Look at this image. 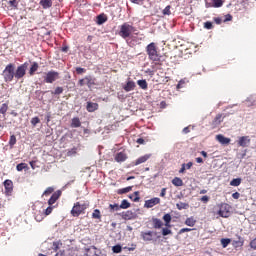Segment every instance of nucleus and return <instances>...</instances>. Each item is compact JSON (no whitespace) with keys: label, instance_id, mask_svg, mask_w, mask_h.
Listing matches in <instances>:
<instances>
[{"label":"nucleus","instance_id":"obj_24","mask_svg":"<svg viewBox=\"0 0 256 256\" xmlns=\"http://www.w3.org/2000/svg\"><path fill=\"white\" fill-rule=\"evenodd\" d=\"M38 70H39V63L33 62L29 69V76L33 77V75H35V72Z\"/></svg>","mask_w":256,"mask_h":256},{"label":"nucleus","instance_id":"obj_2","mask_svg":"<svg viewBox=\"0 0 256 256\" xmlns=\"http://www.w3.org/2000/svg\"><path fill=\"white\" fill-rule=\"evenodd\" d=\"M136 31L137 29L133 25L125 22L120 26L118 35L122 37V39H128V37H131V34L135 33Z\"/></svg>","mask_w":256,"mask_h":256},{"label":"nucleus","instance_id":"obj_27","mask_svg":"<svg viewBox=\"0 0 256 256\" xmlns=\"http://www.w3.org/2000/svg\"><path fill=\"white\" fill-rule=\"evenodd\" d=\"M86 79V85L89 89H91V87H93V85H95V81L96 79L93 78L92 76H85Z\"/></svg>","mask_w":256,"mask_h":256},{"label":"nucleus","instance_id":"obj_19","mask_svg":"<svg viewBox=\"0 0 256 256\" xmlns=\"http://www.w3.org/2000/svg\"><path fill=\"white\" fill-rule=\"evenodd\" d=\"M216 139L221 143V145H229L231 143V139L223 136L222 134L217 135Z\"/></svg>","mask_w":256,"mask_h":256},{"label":"nucleus","instance_id":"obj_17","mask_svg":"<svg viewBox=\"0 0 256 256\" xmlns=\"http://www.w3.org/2000/svg\"><path fill=\"white\" fill-rule=\"evenodd\" d=\"M99 250L95 246H90L86 249V256H99Z\"/></svg>","mask_w":256,"mask_h":256},{"label":"nucleus","instance_id":"obj_37","mask_svg":"<svg viewBox=\"0 0 256 256\" xmlns=\"http://www.w3.org/2000/svg\"><path fill=\"white\" fill-rule=\"evenodd\" d=\"M8 109H9V104H7V103L2 104V106L0 107V114L5 115V113H7V111H8Z\"/></svg>","mask_w":256,"mask_h":256},{"label":"nucleus","instance_id":"obj_36","mask_svg":"<svg viewBox=\"0 0 256 256\" xmlns=\"http://www.w3.org/2000/svg\"><path fill=\"white\" fill-rule=\"evenodd\" d=\"M119 206H120V209H129V207H131V203H129V201L127 200H122Z\"/></svg>","mask_w":256,"mask_h":256},{"label":"nucleus","instance_id":"obj_47","mask_svg":"<svg viewBox=\"0 0 256 256\" xmlns=\"http://www.w3.org/2000/svg\"><path fill=\"white\" fill-rule=\"evenodd\" d=\"M109 209L111 211H119V209H121V207L119 206V204H110Z\"/></svg>","mask_w":256,"mask_h":256},{"label":"nucleus","instance_id":"obj_23","mask_svg":"<svg viewBox=\"0 0 256 256\" xmlns=\"http://www.w3.org/2000/svg\"><path fill=\"white\" fill-rule=\"evenodd\" d=\"M96 23L97 25H103V23H107V15L105 14H99L97 17H96Z\"/></svg>","mask_w":256,"mask_h":256},{"label":"nucleus","instance_id":"obj_3","mask_svg":"<svg viewBox=\"0 0 256 256\" xmlns=\"http://www.w3.org/2000/svg\"><path fill=\"white\" fill-rule=\"evenodd\" d=\"M3 75L6 83L13 81L15 79V64H8L3 71Z\"/></svg>","mask_w":256,"mask_h":256},{"label":"nucleus","instance_id":"obj_10","mask_svg":"<svg viewBox=\"0 0 256 256\" xmlns=\"http://www.w3.org/2000/svg\"><path fill=\"white\" fill-rule=\"evenodd\" d=\"M124 221H133V219H137V213L132 210H127L119 214Z\"/></svg>","mask_w":256,"mask_h":256},{"label":"nucleus","instance_id":"obj_60","mask_svg":"<svg viewBox=\"0 0 256 256\" xmlns=\"http://www.w3.org/2000/svg\"><path fill=\"white\" fill-rule=\"evenodd\" d=\"M250 247L252 249H256V238H254L251 242H250Z\"/></svg>","mask_w":256,"mask_h":256},{"label":"nucleus","instance_id":"obj_16","mask_svg":"<svg viewBox=\"0 0 256 256\" xmlns=\"http://www.w3.org/2000/svg\"><path fill=\"white\" fill-rule=\"evenodd\" d=\"M251 143V139L249 136H242L239 138L238 145L240 147H247Z\"/></svg>","mask_w":256,"mask_h":256},{"label":"nucleus","instance_id":"obj_7","mask_svg":"<svg viewBox=\"0 0 256 256\" xmlns=\"http://www.w3.org/2000/svg\"><path fill=\"white\" fill-rule=\"evenodd\" d=\"M29 68V62H24L20 66L17 67L16 71L14 72L15 79H23L27 74V69Z\"/></svg>","mask_w":256,"mask_h":256},{"label":"nucleus","instance_id":"obj_55","mask_svg":"<svg viewBox=\"0 0 256 256\" xmlns=\"http://www.w3.org/2000/svg\"><path fill=\"white\" fill-rule=\"evenodd\" d=\"M189 231H193L191 228H182L179 231V234L182 235V233H189Z\"/></svg>","mask_w":256,"mask_h":256},{"label":"nucleus","instance_id":"obj_31","mask_svg":"<svg viewBox=\"0 0 256 256\" xmlns=\"http://www.w3.org/2000/svg\"><path fill=\"white\" fill-rule=\"evenodd\" d=\"M172 184L175 186V187H183V180L179 177H175L173 180H172Z\"/></svg>","mask_w":256,"mask_h":256},{"label":"nucleus","instance_id":"obj_59","mask_svg":"<svg viewBox=\"0 0 256 256\" xmlns=\"http://www.w3.org/2000/svg\"><path fill=\"white\" fill-rule=\"evenodd\" d=\"M136 143H138V145H145V139H143V138H138V139L136 140Z\"/></svg>","mask_w":256,"mask_h":256},{"label":"nucleus","instance_id":"obj_45","mask_svg":"<svg viewBox=\"0 0 256 256\" xmlns=\"http://www.w3.org/2000/svg\"><path fill=\"white\" fill-rule=\"evenodd\" d=\"M162 15H171V5L165 7V9L162 11Z\"/></svg>","mask_w":256,"mask_h":256},{"label":"nucleus","instance_id":"obj_30","mask_svg":"<svg viewBox=\"0 0 256 256\" xmlns=\"http://www.w3.org/2000/svg\"><path fill=\"white\" fill-rule=\"evenodd\" d=\"M195 223H197V220H195L193 216L185 220V225H187L188 227H195Z\"/></svg>","mask_w":256,"mask_h":256},{"label":"nucleus","instance_id":"obj_34","mask_svg":"<svg viewBox=\"0 0 256 256\" xmlns=\"http://www.w3.org/2000/svg\"><path fill=\"white\" fill-rule=\"evenodd\" d=\"M129 199L133 200L134 203H138V201L141 199L139 197V191L134 192V194L129 196Z\"/></svg>","mask_w":256,"mask_h":256},{"label":"nucleus","instance_id":"obj_51","mask_svg":"<svg viewBox=\"0 0 256 256\" xmlns=\"http://www.w3.org/2000/svg\"><path fill=\"white\" fill-rule=\"evenodd\" d=\"M87 85L85 77L78 81V87H85Z\"/></svg>","mask_w":256,"mask_h":256},{"label":"nucleus","instance_id":"obj_57","mask_svg":"<svg viewBox=\"0 0 256 256\" xmlns=\"http://www.w3.org/2000/svg\"><path fill=\"white\" fill-rule=\"evenodd\" d=\"M227 21H233V16L231 14L225 16L224 23H227Z\"/></svg>","mask_w":256,"mask_h":256},{"label":"nucleus","instance_id":"obj_38","mask_svg":"<svg viewBox=\"0 0 256 256\" xmlns=\"http://www.w3.org/2000/svg\"><path fill=\"white\" fill-rule=\"evenodd\" d=\"M92 219H101V211L99 209L93 211Z\"/></svg>","mask_w":256,"mask_h":256},{"label":"nucleus","instance_id":"obj_22","mask_svg":"<svg viewBox=\"0 0 256 256\" xmlns=\"http://www.w3.org/2000/svg\"><path fill=\"white\" fill-rule=\"evenodd\" d=\"M153 229H161L163 227V221L159 218H152Z\"/></svg>","mask_w":256,"mask_h":256},{"label":"nucleus","instance_id":"obj_18","mask_svg":"<svg viewBox=\"0 0 256 256\" xmlns=\"http://www.w3.org/2000/svg\"><path fill=\"white\" fill-rule=\"evenodd\" d=\"M135 87H137V85H135L134 81H128L126 83V85L123 86L124 91H126V93H129V91H134Z\"/></svg>","mask_w":256,"mask_h":256},{"label":"nucleus","instance_id":"obj_48","mask_svg":"<svg viewBox=\"0 0 256 256\" xmlns=\"http://www.w3.org/2000/svg\"><path fill=\"white\" fill-rule=\"evenodd\" d=\"M39 123H41V119H39V117H34L31 119V125H33V127H35Z\"/></svg>","mask_w":256,"mask_h":256},{"label":"nucleus","instance_id":"obj_12","mask_svg":"<svg viewBox=\"0 0 256 256\" xmlns=\"http://www.w3.org/2000/svg\"><path fill=\"white\" fill-rule=\"evenodd\" d=\"M4 188H5V195H7L8 197L11 196V193H13V181L10 179L5 180Z\"/></svg>","mask_w":256,"mask_h":256},{"label":"nucleus","instance_id":"obj_8","mask_svg":"<svg viewBox=\"0 0 256 256\" xmlns=\"http://www.w3.org/2000/svg\"><path fill=\"white\" fill-rule=\"evenodd\" d=\"M59 78V72L51 70L45 74L44 83H55V81H57Z\"/></svg>","mask_w":256,"mask_h":256},{"label":"nucleus","instance_id":"obj_52","mask_svg":"<svg viewBox=\"0 0 256 256\" xmlns=\"http://www.w3.org/2000/svg\"><path fill=\"white\" fill-rule=\"evenodd\" d=\"M60 245H61V243L59 241L53 242V250L55 252L59 251Z\"/></svg>","mask_w":256,"mask_h":256},{"label":"nucleus","instance_id":"obj_14","mask_svg":"<svg viewBox=\"0 0 256 256\" xmlns=\"http://www.w3.org/2000/svg\"><path fill=\"white\" fill-rule=\"evenodd\" d=\"M149 159H151V155L146 154L144 156L139 157L134 162H132V165L134 166L141 165L142 163H146V161H149Z\"/></svg>","mask_w":256,"mask_h":256},{"label":"nucleus","instance_id":"obj_6","mask_svg":"<svg viewBox=\"0 0 256 256\" xmlns=\"http://www.w3.org/2000/svg\"><path fill=\"white\" fill-rule=\"evenodd\" d=\"M171 214H165L163 216V221L165 223V228H162L163 237H167V235H171L173 232L171 231Z\"/></svg>","mask_w":256,"mask_h":256},{"label":"nucleus","instance_id":"obj_41","mask_svg":"<svg viewBox=\"0 0 256 256\" xmlns=\"http://www.w3.org/2000/svg\"><path fill=\"white\" fill-rule=\"evenodd\" d=\"M17 171H23V169H29L27 163H20L16 166Z\"/></svg>","mask_w":256,"mask_h":256},{"label":"nucleus","instance_id":"obj_53","mask_svg":"<svg viewBox=\"0 0 256 256\" xmlns=\"http://www.w3.org/2000/svg\"><path fill=\"white\" fill-rule=\"evenodd\" d=\"M204 29H213V23L210 21H207L204 23Z\"/></svg>","mask_w":256,"mask_h":256},{"label":"nucleus","instance_id":"obj_33","mask_svg":"<svg viewBox=\"0 0 256 256\" xmlns=\"http://www.w3.org/2000/svg\"><path fill=\"white\" fill-rule=\"evenodd\" d=\"M241 178H234L231 180L230 185L231 187H239L241 185Z\"/></svg>","mask_w":256,"mask_h":256},{"label":"nucleus","instance_id":"obj_13","mask_svg":"<svg viewBox=\"0 0 256 256\" xmlns=\"http://www.w3.org/2000/svg\"><path fill=\"white\" fill-rule=\"evenodd\" d=\"M62 192L61 190H57L56 192H54L52 194V196L50 197V199L48 200V205H55V203H57L59 197H61Z\"/></svg>","mask_w":256,"mask_h":256},{"label":"nucleus","instance_id":"obj_5","mask_svg":"<svg viewBox=\"0 0 256 256\" xmlns=\"http://www.w3.org/2000/svg\"><path fill=\"white\" fill-rule=\"evenodd\" d=\"M218 207H219V210H218L219 217H223L224 219L231 217V205L227 203H221L219 204Z\"/></svg>","mask_w":256,"mask_h":256},{"label":"nucleus","instance_id":"obj_35","mask_svg":"<svg viewBox=\"0 0 256 256\" xmlns=\"http://www.w3.org/2000/svg\"><path fill=\"white\" fill-rule=\"evenodd\" d=\"M53 191H55V188L48 187L42 194V197H49V195L53 194Z\"/></svg>","mask_w":256,"mask_h":256},{"label":"nucleus","instance_id":"obj_62","mask_svg":"<svg viewBox=\"0 0 256 256\" xmlns=\"http://www.w3.org/2000/svg\"><path fill=\"white\" fill-rule=\"evenodd\" d=\"M165 195H167V188H162L160 197H165Z\"/></svg>","mask_w":256,"mask_h":256},{"label":"nucleus","instance_id":"obj_50","mask_svg":"<svg viewBox=\"0 0 256 256\" xmlns=\"http://www.w3.org/2000/svg\"><path fill=\"white\" fill-rule=\"evenodd\" d=\"M53 213V207L49 206L47 209L44 211V216L47 217V215H51Z\"/></svg>","mask_w":256,"mask_h":256},{"label":"nucleus","instance_id":"obj_61","mask_svg":"<svg viewBox=\"0 0 256 256\" xmlns=\"http://www.w3.org/2000/svg\"><path fill=\"white\" fill-rule=\"evenodd\" d=\"M201 201H202L203 203H208V202H209V196H207V195L202 196V197H201Z\"/></svg>","mask_w":256,"mask_h":256},{"label":"nucleus","instance_id":"obj_40","mask_svg":"<svg viewBox=\"0 0 256 256\" xmlns=\"http://www.w3.org/2000/svg\"><path fill=\"white\" fill-rule=\"evenodd\" d=\"M212 7L219 9V7H223V0H213Z\"/></svg>","mask_w":256,"mask_h":256},{"label":"nucleus","instance_id":"obj_21","mask_svg":"<svg viewBox=\"0 0 256 256\" xmlns=\"http://www.w3.org/2000/svg\"><path fill=\"white\" fill-rule=\"evenodd\" d=\"M42 9H51L53 7V0H40Z\"/></svg>","mask_w":256,"mask_h":256},{"label":"nucleus","instance_id":"obj_43","mask_svg":"<svg viewBox=\"0 0 256 256\" xmlns=\"http://www.w3.org/2000/svg\"><path fill=\"white\" fill-rule=\"evenodd\" d=\"M176 207L177 209H179V211H181V209H187V207H189V204L180 202L176 204Z\"/></svg>","mask_w":256,"mask_h":256},{"label":"nucleus","instance_id":"obj_42","mask_svg":"<svg viewBox=\"0 0 256 256\" xmlns=\"http://www.w3.org/2000/svg\"><path fill=\"white\" fill-rule=\"evenodd\" d=\"M17 143V137L15 135L10 136L9 145L10 147H13Z\"/></svg>","mask_w":256,"mask_h":256},{"label":"nucleus","instance_id":"obj_44","mask_svg":"<svg viewBox=\"0 0 256 256\" xmlns=\"http://www.w3.org/2000/svg\"><path fill=\"white\" fill-rule=\"evenodd\" d=\"M51 93H52V95H61V93H63V87L58 86Z\"/></svg>","mask_w":256,"mask_h":256},{"label":"nucleus","instance_id":"obj_28","mask_svg":"<svg viewBox=\"0 0 256 256\" xmlns=\"http://www.w3.org/2000/svg\"><path fill=\"white\" fill-rule=\"evenodd\" d=\"M8 7H9V9H11V11L17 9L19 7V1L18 0L8 1Z\"/></svg>","mask_w":256,"mask_h":256},{"label":"nucleus","instance_id":"obj_56","mask_svg":"<svg viewBox=\"0 0 256 256\" xmlns=\"http://www.w3.org/2000/svg\"><path fill=\"white\" fill-rule=\"evenodd\" d=\"M214 123H215L216 125H219V124L221 123V115H220V114H218V115L215 117Z\"/></svg>","mask_w":256,"mask_h":256},{"label":"nucleus","instance_id":"obj_1","mask_svg":"<svg viewBox=\"0 0 256 256\" xmlns=\"http://www.w3.org/2000/svg\"><path fill=\"white\" fill-rule=\"evenodd\" d=\"M157 49V44H155L154 42H151L146 46V53L150 61H161V54H159V51Z\"/></svg>","mask_w":256,"mask_h":256},{"label":"nucleus","instance_id":"obj_46","mask_svg":"<svg viewBox=\"0 0 256 256\" xmlns=\"http://www.w3.org/2000/svg\"><path fill=\"white\" fill-rule=\"evenodd\" d=\"M112 251H113V253H121V251H123V249L121 248V245H115L112 247Z\"/></svg>","mask_w":256,"mask_h":256},{"label":"nucleus","instance_id":"obj_63","mask_svg":"<svg viewBox=\"0 0 256 256\" xmlns=\"http://www.w3.org/2000/svg\"><path fill=\"white\" fill-rule=\"evenodd\" d=\"M42 219H44V216H43V215L37 214V215L35 216V220L38 221V222H41Z\"/></svg>","mask_w":256,"mask_h":256},{"label":"nucleus","instance_id":"obj_25","mask_svg":"<svg viewBox=\"0 0 256 256\" xmlns=\"http://www.w3.org/2000/svg\"><path fill=\"white\" fill-rule=\"evenodd\" d=\"M70 127H72L73 129L81 127V120L79 119V117L72 118Z\"/></svg>","mask_w":256,"mask_h":256},{"label":"nucleus","instance_id":"obj_20","mask_svg":"<svg viewBox=\"0 0 256 256\" xmlns=\"http://www.w3.org/2000/svg\"><path fill=\"white\" fill-rule=\"evenodd\" d=\"M86 109L89 113H93V112L97 111V109H99V104L93 103V102H88Z\"/></svg>","mask_w":256,"mask_h":256},{"label":"nucleus","instance_id":"obj_15","mask_svg":"<svg viewBox=\"0 0 256 256\" xmlns=\"http://www.w3.org/2000/svg\"><path fill=\"white\" fill-rule=\"evenodd\" d=\"M114 160L116 163H123L127 161V154L125 152H119L115 155Z\"/></svg>","mask_w":256,"mask_h":256},{"label":"nucleus","instance_id":"obj_29","mask_svg":"<svg viewBox=\"0 0 256 256\" xmlns=\"http://www.w3.org/2000/svg\"><path fill=\"white\" fill-rule=\"evenodd\" d=\"M244 243H245V241L243 240V238L241 236H239L238 240L233 241L232 245H233V247H235V249H237V247H243Z\"/></svg>","mask_w":256,"mask_h":256},{"label":"nucleus","instance_id":"obj_39","mask_svg":"<svg viewBox=\"0 0 256 256\" xmlns=\"http://www.w3.org/2000/svg\"><path fill=\"white\" fill-rule=\"evenodd\" d=\"M230 243H231V239H229V238L221 239V245L224 249H225V247H228Z\"/></svg>","mask_w":256,"mask_h":256},{"label":"nucleus","instance_id":"obj_64","mask_svg":"<svg viewBox=\"0 0 256 256\" xmlns=\"http://www.w3.org/2000/svg\"><path fill=\"white\" fill-rule=\"evenodd\" d=\"M233 199H239L241 197V194L239 192H235L232 194Z\"/></svg>","mask_w":256,"mask_h":256},{"label":"nucleus","instance_id":"obj_49","mask_svg":"<svg viewBox=\"0 0 256 256\" xmlns=\"http://www.w3.org/2000/svg\"><path fill=\"white\" fill-rule=\"evenodd\" d=\"M76 73H77V75H83V73H87V69L81 68V67H77L76 68Z\"/></svg>","mask_w":256,"mask_h":256},{"label":"nucleus","instance_id":"obj_54","mask_svg":"<svg viewBox=\"0 0 256 256\" xmlns=\"http://www.w3.org/2000/svg\"><path fill=\"white\" fill-rule=\"evenodd\" d=\"M183 85H185V80H180L176 86V89H183Z\"/></svg>","mask_w":256,"mask_h":256},{"label":"nucleus","instance_id":"obj_11","mask_svg":"<svg viewBox=\"0 0 256 256\" xmlns=\"http://www.w3.org/2000/svg\"><path fill=\"white\" fill-rule=\"evenodd\" d=\"M161 203V199L160 198H151L150 200H146L144 207L146 209H151L152 207H155V205H159Z\"/></svg>","mask_w":256,"mask_h":256},{"label":"nucleus","instance_id":"obj_58","mask_svg":"<svg viewBox=\"0 0 256 256\" xmlns=\"http://www.w3.org/2000/svg\"><path fill=\"white\" fill-rule=\"evenodd\" d=\"M214 22L216 23V25H221V23H223V19H221L219 17H215Z\"/></svg>","mask_w":256,"mask_h":256},{"label":"nucleus","instance_id":"obj_26","mask_svg":"<svg viewBox=\"0 0 256 256\" xmlns=\"http://www.w3.org/2000/svg\"><path fill=\"white\" fill-rule=\"evenodd\" d=\"M137 85L140 87V89H143V91H147V89H149L147 80H138Z\"/></svg>","mask_w":256,"mask_h":256},{"label":"nucleus","instance_id":"obj_9","mask_svg":"<svg viewBox=\"0 0 256 256\" xmlns=\"http://www.w3.org/2000/svg\"><path fill=\"white\" fill-rule=\"evenodd\" d=\"M155 235H157V232H153L151 230L149 231H142L140 233V237L142 240H144L146 243H150L151 241H154L153 237H155Z\"/></svg>","mask_w":256,"mask_h":256},{"label":"nucleus","instance_id":"obj_4","mask_svg":"<svg viewBox=\"0 0 256 256\" xmlns=\"http://www.w3.org/2000/svg\"><path fill=\"white\" fill-rule=\"evenodd\" d=\"M87 207H89V205L86 203L84 204H81V202L74 203V206L72 207V210H71L72 217H79V215H83Z\"/></svg>","mask_w":256,"mask_h":256},{"label":"nucleus","instance_id":"obj_32","mask_svg":"<svg viewBox=\"0 0 256 256\" xmlns=\"http://www.w3.org/2000/svg\"><path fill=\"white\" fill-rule=\"evenodd\" d=\"M133 191V186H128L126 188H121L118 190V195H125V193H129Z\"/></svg>","mask_w":256,"mask_h":256}]
</instances>
